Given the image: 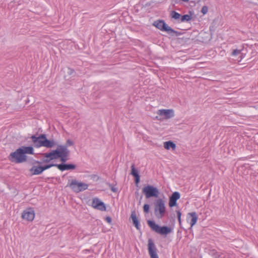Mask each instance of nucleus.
Wrapping results in <instances>:
<instances>
[{
	"instance_id": "nucleus-1",
	"label": "nucleus",
	"mask_w": 258,
	"mask_h": 258,
	"mask_svg": "<svg viewBox=\"0 0 258 258\" xmlns=\"http://www.w3.org/2000/svg\"><path fill=\"white\" fill-rule=\"evenodd\" d=\"M68 146H56L55 149H50L47 152L42 154L41 162L35 160L34 163H49L50 161L59 159L61 162H66L69 159L70 151Z\"/></svg>"
},
{
	"instance_id": "nucleus-2",
	"label": "nucleus",
	"mask_w": 258,
	"mask_h": 258,
	"mask_svg": "<svg viewBox=\"0 0 258 258\" xmlns=\"http://www.w3.org/2000/svg\"><path fill=\"white\" fill-rule=\"evenodd\" d=\"M30 139L34 145H60L54 139H48L45 134H36L32 136Z\"/></svg>"
},
{
	"instance_id": "nucleus-3",
	"label": "nucleus",
	"mask_w": 258,
	"mask_h": 258,
	"mask_svg": "<svg viewBox=\"0 0 258 258\" xmlns=\"http://www.w3.org/2000/svg\"><path fill=\"white\" fill-rule=\"evenodd\" d=\"M147 224L151 229L156 233L166 236L173 231V228L167 226H160L156 223L153 220H149L147 221Z\"/></svg>"
},
{
	"instance_id": "nucleus-4",
	"label": "nucleus",
	"mask_w": 258,
	"mask_h": 258,
	"mask_svg": "<svg viewBox=\"0 0 258 258\" xmlns=\"http://www.w3.org/2000/svg\"><path fill=\"white\" fill-rule=\"evenodd\" d=\"M9 160L15 163H22L27 161V156L25 155L23 149L19 148L9 156Z\"/></svg>"
},
{
	"instance_id": "nucleus-5",
	"label": "nucleus",
	"mask_w": 258,
	"mask_h": 258,
	"mask_svg": "<svg viewBox=\"0 0 258 258\" xmlns=\"http://www.w3.org/2000/svg\"><path fill=\"white\" fill-rule=\"evenodd\" d=\"M165 202L162 199H158L154 202V214L157 219H162L165 215Z\"/></svg>"
},
{
	"instance_id": "nucleus-6",
	"label": "nucleus",
	"mask_w": 258,
	"mask_h": 258,
	"mask_svg": "<svg viewBox=\"0 0 258 258\" xmlns=\"http://www.w3.org/2000/svg\"><path fill=\"white\" fill-rule=\"evenodd\" d=\"M153 25L160 30L162 31H165L168 34L172 36H178L180 34L179 32L173 30L170 27L167 25L163 20L155 21L153 23Z\"/></svg>"
},
{
	"instance_id": "nucleus-7",
	"label": "nucleus",
	"mask_w": 258,
	"mask_h": 258,
	"mask_svg": "<svg viewBox=\"0 0 258 258\" xmlns=\"http://www.w3.org/2000/svg\"><path fill=\"white\" fill-rule=\"evenodd\" d=\"M67 186H69L75 192L78 193L87 189L88 185L82 182H79L76 179H73L70 183H68Z\"/></svg>"
},
{
	"instance_id": "nucleus-8",
	"label": "nucleus",
	"mask_w": 258,
	"mask_h": 258,
	"mask_svg": "<svg viewBox=\"0 0 258 258\" xmlns=\"http://www.w3.org/2000/svg\"><path fill=\"white\" fill-rule=\"evenodd\" d=\"M142 192L145 195L146 199L157 198L159 194L158 188L151 185L145 186L142 189Z\"/></svg>"
},
{
	"instance_id": "nucleus-9",
	"label": "nucleus",
	"mask_w": 258,
	"mask_h": 258,
	"mask_svg": "<svg viewBox=\"0 0 258 258\" xmlns=\"http://www.w3.org/2000/svg\"><path fill=\"white\" fill-rule=\"evenodd\" d=\"M148 250L150 258H159L157 249L151 238L148 240Z\"/></svg>"
},
{
	"instance_id": "nucleus-10",
	"label": "nucleus",
	"mask_w": 258,
	"mask_h": 258,
	"mask_svg": "<svg viewBox=\"0 0 258 258\" xmlns=\"http://www.w3.org/2000/svg\"><path fill=\"white\" fill-rule=\"evenodd\" d=\"M22 219L28 221H32L35 217V212L33 208H27L22 213Z\"/></svg>"
},
{
	"instance_id": "nucleus-11",
	"label": "nucleus",
	"mask_w": 258,
	"mask_h": 258,
	"mask_svg": "<svg viewBox=\"0 0 258 258\" xmlns=\"http://www.w3.org/2000/svg\"><path fill=\"white\" fill-rule=\"evenodd\" d=\"M91 206L93 208L101 211H106L105 204L98 198L93 199Z\"/></svg>"
},
{
	"instance_id": "nucleus-12",
	"label": "nucleus",
	"mask_w": 258,
	"mask_h": 258,
	"mask_svg": "<svg viewBox=\"0 0 258 258\" xmlns=\"http://www.w3.org/2000/svg\"><path fill=\"white\" fill-rule=\"evenodd\" d=\"M57 168L61 171L65 170H72L76 168V165L73 163H66V162H61L60 164H58Z\"/></svg>"
},
{
	"instance_id": "nucleus-13",
	"label": "nucleus",
	"mask_w": 258,
	"mask_h": 258,
	"mask_svg": "<svg viewBox=\"0 0 258 258\" xmlns=\"http://www.w3.org/2000/svg\"><path fill=\"white\" fill-rule=\"evenodd\" d=\"M180 198V195L179 192L175 191L172 193L169 197V206L170 208L175 207L177 205V201Z\"/></svg>"
},
{
	"instance_id": "nucleus-14",
	"label": "nucleus",
	"mask_w": 258,
	"mask_h": 258,
	"mask_svg": "<svg viewBox=\"0 0 258 258\" xmlns=\"http://www.w3.org/2000/svg\"><path fill=\"white\" fill-rule=\"evenodd\" d=\"M157 113L160 116H164L166 119H169L174 116V112L172 109L159 110Z\"/></svg>"
},
{
	"instance_id": "nucleus-15",
	"label": "nucleus",
	"mask_w": 258,
	"mask_h": 258,
	"mask_svg": "<svg viewBox=\"0 0 258 258\" xmlns=\"http://www.w3.org/2000/svg\"><path fill=\"white\" fill-rule=\"evenodd\" d=\"M130 219L132 220L133 225L136 228L137 230L141 229V225L140 221L137 216L135 210L133 211L131 213Z\"/></svg>"
},
{
	"instance_id": "nucleus-16",
	"label": "nucleus",
	"mask_w": 258,
	"mask_h": 258,
	"mask_svg": "<svg viewBox=\"0 0 258 258\" xmlns=\"http://www.w3.org/2000/svg\"><path fill=\"white\" fill-rule=\"evenodd\" d=\"M30 171L32 175H39L44 171L41 165L33 166L30 169Z\"/></svg>"
},
{
	"instance_id": "nucleus-17",
	"label": "nucleus",
	"mask_w": 258,
	"mask_h": 258,
	"mask_svg": "<svg viewBox=\"0 0 258 258\" xmlns=\"http://www.w3.org/2000/svg\"><path fill=\"white\" fill-rule=\"evenodd\" d=\"M188 215L190 216L191 218L190 221V227L191 228L197 222L198 218L196 213L195 212H191V213H189L188 214Z\"/></svg>"
},
{
	"instance_id": "nucleus-18",
	"label": "nucleus",
	"mask_w": 258,
	"mask_h": 258,
	"mask_svg": "<svg viewBox=\"0 0 258 258\" xmlns=\"http://www.w3.org/2000/svg\"><path fill=\"white\" fill-rule=\"evenodd\" d=\"M210 254L214 258H225V255L223 253H218L215 249H212L210 251Z\"/></svg>"
},
{
	"instance_id": "nucleus-19",
	"label": "nucleus",
	"mask_w": 258,
	"mask_h": 258,
	"mask_svg": "<svg viewBox=\"0 0 258 258\" xmlns=\"http://www.w3.org/2000/svg\"><path fill=\"white\" fill-rule=\"evenodd\" d=\"M24 148L23 149L24 152H25V155L26 154H33V146H23Z\"/></svg>"
},
{
	"instance_id": "nucleus-20",
	"label": "nucleus",
	"mask_w": 258,
	"mask_h": 258,
	"mask_svg": "<svg viewBox=\"0 0 258 258\" xmlns=\"http://www.w3.org/2000/svg\"><path fill=\"white\" fill-rule=\"evenodd\" d=\"M170 16L172 19L178 20L180 18L181 15L174 11H172L170 13Z\"/></svg>"
},
{
	"instance_id": "nucleus-21",
	"label": "nucleus",
	"mask_w": 258,
	"mask_h": 258,
	"mask_svg": "<svg viewBox=\"0 0 258 258\" xmlns=\"http://www.w3.org/2000/svg\"><path fill=\"white\" fill-rule=\"evenodd\" d=\"M131 174L134 177L140 175L138 170L135 168V164H133L131 166Z\"/></svg>"
},
{
	"instance_id": "nucleus-22",
	"label": "nucleus",
	"mask_w": 258,
	"mask_h": 258,
	"mask_svg": "<svg viewBox=\"0 0 258 258\" xmlns=\"http://www.w3.org/2000/svg\"><path fill=\"white\" fill-rule=\"evenodd\" d=\"M57 165H58V164H54V163H50V164H45L43 165H41L43 168V171L47 170L48 169H49L50 168L52 167H56Z\"/></svg>"
},
{
	"instance_id": "nucleus-23",
	"label": "nucleus",
	"mask_w": 258,
	"mask_h": 258,
	"mask_svg": "<svg viewBox=\"0 0 258 258\" xmlns=\"http://www.w3.org/2000/svg\"><path fill=\"white\" fill-rule=\"evenodd\" d=\"M191 17L190 15H184L182 16H181V17H180V20H181V22H188L190 20H191Z\"/></svg>"
},
{
	"instance_id": "nucleus-24",
	"label": "nucleus",
	"mask_w": 258,
	"mask_h": 258,
	"mask_svg": "<svg viewBox=\"0 0 258 258\" xmlns=\"http://www.w3.org/2000/svg\"><path fill=\"white\" fill-rule=\"evenodd\" d=\"M107 184L108 185L111 190L113 192H117L118 191V188L116 187L114 185L110 183H107Z\"/></svg>"
},
{
	"instance_id": "nucleus-25",
	"label": "nucleus",
	"mask_w": 258,
	"mask_h": 258,
	"mask_svg": "<svg viewBox=\"0 0 258 258\" xmlns=\"http://www.w3.org/2000/svg\"><path fill=\"white\" fill-rule=\"evenodd\" d=\"M143 211L145 213H148L150 211V205L148 204H144L143 206Z\"/></svg>"
},
{
	"instance_id": "nucleus-26",
	"label": "nucleus",
	"mask_w": 258,
	"mask_h": 258,
	"mask_svg": "<svg viewBox=\"0 0 258 258\" xmlns=\"http://www.w3.org/2000/svg\"><path fill=\"white\" fill-rule=\"evenodd\" d=\"M208 7L205 6H203L202 8V10H201V12L204 14V15H205L208 12Z\"/></svg>"
},
{
	"instance_id": "nucleus-27",
	"label": "nucleus",
	"mask_w": 258,
	"mask_h": 258,
	"mask_svg": "<svg viewBox=\"0 0 258 258\" xmlns=\"http://www.w3.org/2000/svg\"><path fill=\"white\" fill-rule=\"evenodd\" d=\"M165 149L167 150H171L172 151H175L176 146H163Z\"/></svg>"
},
{
	"instance_id": "nucleus-28",
	"label": "nucleus",
	"mask_w": 258,
	"mask_h": 258,
	"mask_svg": "<svg viewBox=\"0 0 258 258\" xmlns=\"http://www.w3.org/2000/svg\"><path fill=\"white\" fill-rule=\"evenodd\" d=\"M241 50L238 49H235L232 52V55L233 56H236L240 53Z\"/></svg>"
},
{
	"instance_id": "nucleus-29",
	"label": "nucleus",
	"mask_w": 258,
	"mask_h": 258,
	"mask_svg": "<svg viewBox=\"0 0 258 258\" xmlns=\"http://www.w3.org/2000/svg\"><path fill=\"white\" fill-rule=\"evenodd\" d=\"M134 178H135V182L136 184L137 185L140 180V176L138 175V176H134Z\"/></svg>"
},
{
	"instance_id": "nucleus-30",
	"label": "nucleus",
	"mask_w": 258,
	"mask_h": 258,
	"mask_svg": "<svg viewBox=\"0 0 258 258\" xmlns=\"http://www.w3.org/2000/svg\"><path fill=\"white\" fill-rule=\"evenodd\" d=\"M90 177H91V179H93V180H95L96 181L98 180L99 179V178H100V177L98 175H97L96 174H92L90 176Z\"/></svg>"
},
{
	"instance_id": "nucleus-31",
	"label": "nucleus",
	"mask_w": 258,
	"mask_h": 258,
	"mask_svg": "<svg viewBox=\"0 0 258 258\" xmlns=\"http://www.w3.org/2000/svg\"><path fill=\"white\" fill-rule=\"evenodd\" d=\"M163 145H175V144H174L172 141H169L164 142Z\"/></svg>"
},
{
	"instance_id": "nucleus-32",
	"label": "nucleus",
	"mask_w": 258,
	"mask_h": 258,
	"mask_svg": "<svg viewBox=\"0 0 258 258\" xmlns=\"http://www.w3.org/2000/svg\"><path fill=\"white\" fill-rule=\"evenodd\" d=\"M105 220L106 221L109 223V224H111V222H112V218L109 217V216H107L106 218H105Z\"/></svg>"
},
{
	"instance_id": "nucleus-33",
	"label": "nucleus",
	"mask_w": 258,
	"mask_h": 258,
	"mask_svg": "<svg viewBox=\"0 0 258 258\" xmlns=\"http://www.w3.org/2000/svg\"><path fill=\"white\" fill-rule=\"evenodd\" d=\"M73 144L74 143H73V141L71 140L68 139L67 141V143H66V145H73Z\"/></svg>"
},
{
	"instance_id": "nucleus-34",
	"label": "nucleus",
	"mask_w": 258,
	"mask_h": 258,
	"mask_svg": "<svg viewBox=\"0 0 258 258\" xmlns=\"http://www.w3.org/2000/svg\"><path fill=\"white\" fill-rule=\"evenodd\" d=\"M74 71L73 69H71L70 68L68 69V73L69 75H72L74 73Z\"/></svg>"
},
{
	"instance_id": "nucleus-35",
	"label": "nucleus",
	"mask_w": 258,
	"mask_h": 258,
	"mask_svg": "<svg viewBox=\"0 0 258 258\" xmlns=\"http://www.w3.org/2000/svg\"><path fill=\"white\" fill-rule=\"evenodd\" d=\"M176 214H177V217H181V213L179 210L176 211Z\"/></svg>"
},
{
	"instance_id": "nucleus-36",
	"label": "nucleus",
	"mask_w": 258,
	"mask_h": 258,
	"mask_svg": "<svg viewBox=\"0 0 258 258\" xmlns=\"http://www.w3.org/2000/svg\"><path fill=\"white\" fill-rule=\"evenodd\" d=\"M178 219V221L179 222V225H181V217H177Z\"/></svg>"
},
{
	"instance_id": "nucleus-37",
	"label": "nucleus",
	"mask_w": 258,
	"mask_h": 258,
	"mask_svg": "<svg viewBox=\"0 0 258 258\" xmlns=\"http://www.w3.org/2000/svg\"><path fill=\"white\" fill-rule=\"evenodd\" d=\"M252 148V146H247V149L248 150H251Z\"/></svg>"
},
{
	"instance_id": "nucleus-38",
	"label": "nucleus",
	"mask_w": 258,
	"mask_h": 258,
	"mask_svg": "<svg viewBox=\"0 0 258 258\" xmlns=\"http://www.w3.org/2000/svg\"><path fill=\"white\" fill-rule=\"evenodd\" d=\"M46 147L47 148H51L52 147H53V146H46Z\"/></svg>"
},
{
	"instance_id": "nucleus-39",
	"label": "nucleus",
	"mask_w": 258,
	"mask_h": 258,
	"mask_svg": "<svg viewBox=\"0 0 258 258\" xmlns=\"http://www.w3.org/2000/svg\"><path fill=\"white\" fill-rule=\"evenodd\" d=\"M35 147L37 148H39V147H40L41 146H35Z\"/></svg>"
}]
</instances>
